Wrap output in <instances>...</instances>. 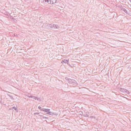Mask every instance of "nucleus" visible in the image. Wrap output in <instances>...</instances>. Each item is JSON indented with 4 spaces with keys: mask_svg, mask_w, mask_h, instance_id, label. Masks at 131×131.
I'll return each instance as SVG.
<instances>
[{
    "mask_svg": "<svg viewBox=\"0 0 131 131\" xmlns=\"http://www.w3.org/2000/svg\"><path fill=\"white\" fill-rule=\"evenodd\" d=\"M47 26V27L50 28L59 29L60 27L59 25L53 24H48Z\"/></svg>",
    "mask_w": 131,
    "mask_h": 131,
    "instance_id": "nucleus-1",
    "label": "nucleus"
},
{
    "mask_svg": "<svg viewBox=\"0 0 131 131\" xmlns=\"http://www.w3.org/2000/svg\"><path fill=\"white\" fill-rule=\"evenodd\" d=\"M69 83L72 84L74 85H76L78 84L77 82L74 80L70 79Z\"/></svg>",
    "mask_w": 131,
    "mask_h": 131,
    "instance_id": "nucleus-2",
    "label": "nucleus"
},
{
    "mask_svg": "<svg viewBox=\"0 0 131 131\" xmlns=\"http://www.w3.org/2000/svg\"><path fill=\"white\" fill-rule=\"evenodd\" d=\"M120 8L121 10H122L126 14L128 15L129 14H128L127 13V10L125 8H124L122 5L120 7Z\"/></svg>",
    "mask_w": 131,
    "mask_h": 131,
    "instance_id": "nucleus-3",
    "label": "nucleus"
},
{
    "mask_svg": "<svg viewBox=\"0 0 131 131\" xmlns=\"http://www.w3.org/2000/svg\"><path fill=\"white\" fill-rule=\"evenodd\" d=\"M56 0H50L49 1V4H52L55 3L56 2Z\"/></svg>",
    "mask_w": 131,
    "mask_h": 131,
    "instance_id": "nucleus-4",
    "label": "nucleus"
},
{
    "mask_svg": "<svg viewBox=\"0 0 131 131\" xmlns=\"http://www.w3.org/2000/svg\"><path fill=\"white\" fill-rule=\"evenodd\" d=\"M50 0H43L41 1V2H43L45 4H47V3H48L49 4V1Z\"/></svg>",
    "mask_w": 131,
    "mask_h": 131,
    "instance_id": "nucleus-5",
    "label": "nucleus"
},
{
    "mask_svg": "<svg viewBox=\"0 0 131 131\" xmlns=\"http://www.w3.org/2000/svg\"><path fill=\"white\" fill-rule=\"evenodd\" d=\"M42 111L47 112H48V111H49L50 110V109H46L44 108H42Z\"/></svg>",
    "mask_w": 131,
    "mask_h": 131,
    "instance_id": "nucleus-6",
    "label": "nucleus"
},
{
    "mask_svg": "<svg viewBox=\"0 0 131 131\" xmlns=\"http://www.w3.org/2000/svg\"><path fill=\"white\" fill-rule=\"evenodd\" d=\"M46 114L51 115H53L54 114L53 112L49 111H48V112H47Z\"/></svg>",
    "mask_w": 131,
    "mask_h": 131,
    "instance_id": "nucleus-7",
    "label": "nucleus"
},
{
    "mask_svg": "<svg viewBox=\"0 0 131 131\" xmlns=\"http://www.w3.org/2000/svg\"><path fill=\"white\" fill-rule=\"evenodd\" d=\"M28 97H31L32 98L34 99L35 100H36L37 99V97L35 96H32V95H30L28 96Z\"/></svg>",
    "mask_w": 131,
    "mask_h": 131,
    "instance_id": "nucleus-8",
    "label": "nucleus"
},
{
    "mask_svg": "<svg viewBox=\"0 0 131 131\" xmlns=\"http://www.w3.org/2000/svg\"><path fill=\"white\" fill-rule=\"evenodd\" d=\"M126 90V89L122 88H120L119 89L120 91H121L123 92H125Z\"/></svg>",
    "mask_w": 131,
    "mask_h": 131,
    "instance_id": "nucleus-9",
    "label": "nucleus"
},
{
    "mask_svg": "<svg viewBox=\"0 0 131 131\" xmlns=\"http://www.w3.org/2000/svg\"><path fill=\"white\" fill-rule=\"evenodd\" d=\"M62 61H63V62L65 63H67V64H68V62H69V60L65 59L64 60H63Z\"/></svg>",
    "mask_w": 131,
    "mask_h": 131,
    "instance_id": "nucleus-10",
    "label": "nucleus"
},
{
    "mask_svg": "<svg viewBox=\"0 0 131 131\" xmlns=\"http://www.w3.org/2000/svg\"><path fill=\"white\" fill-rule=\"evenodd\" d=\"M65 79L68 81V82H69V81H70L69 80H70V79L67 77H66L65 78Z\"/></svg>",
    "mask_w": 131,
    "mask_h": 131,
    "instance_id": "nucleus-11",
    "label": "nucleus"
},
{
    "mask_svg": "<svg viewBox=\"0 0 131 131\" xmlns=\"http://www.w3.org/2000/svg\"><path fill=\"white\" fill-rule=\"evenodd\" d=\"M125 92L126 93H127L129 94H130V92H129L128 90H127L126 89V90L125 91Z\"/></svg>",
    "mask_w": 131,
    "mask_h": 131,
    "instance_id": "nucleus-12",
    "label": "nucleus"
},
{
    "mask_svg": "<svg viewBox=\"0 0 131 131\" xmlns=\"http://www.w3.org/2000/svg\"><path fill=\"white\" fill-rule=\"evenodd\" d=\"M82 116L84 117H88L89 115L87 114H82Z\"/></svg>",
    "mask_w": 131,
    "mask_h": 131,
    "instance_id": "nucleus-13",
    "label": "nucleus"
},
{
    "mask_svg": "<svg viewBox=\"0 0 131 131\" xmlns=\"http://www.w3.org/2000/svg\"><path fill=\"white\" fill-rule=\"evenodd\" d=\"M21 124L20 123H19L17 125H18L19 126L18 128H21Z\"/></svg>",
    "mask_w": 131,
    "mask_h": 131,
    "instance_id": "nucleus-14",
    "label": "nucleus"
},
{
    "mask_svg": "<svg viewBox=\"0 0 131 131\" xmlns=\"http://www.w3.org/2000/svg\"><path fill=\"white\" fill-rule=\"evenodd\" d=\"M42 119H48V117H45V116H42Z\"/></svg>",
    "mask_w": 131,
    "mask_h": 131,
    "instance_id": "nucleus-15",
    "label": "nucleus"
},
{
    "mask_svg": "<svg viewBox=\"0 0 131 131\" xmlns=\"http://www.w3.org/2000/svg\"><path fill=\"white\" fill-rule=\"evenodd\" d=\"M38 108L40 109V110L41 111H42V108L40 106H39L38 107Z\"/></svg>",
    "mask_w": 131,
    "mask_h": 131,
    "instance_id": "nucleus-16",
    "label": "nucleus"
},
{
    "mask_svg": "<svg viewBox=\"0 0 131 131\" xmlns=\"http://www.w3.org/2000/svg\"><path fill=\"white\" fill-rule=\"evenodd\" d=\"M5 15H6L7 16H9V13H7Z\"/></svg>",
    "mask_w": 131,
    "mask_h": 131,
    "instance_id": "nucleus-17",
    "label": "nucleus"
},
{
    "mask_svg": "<svg viewBox=\"0 0 131 131\" xmlns=\"http://www.w3.org/2000/svg\"><path fill=\"white\" fill-rule=\"evenodd\" d=\"M21 50V47H20L19 46V47L18 48H17V51L18 50Z\"/></svg>",
    "mask_w": 131,
    "mask_h": 131,
    "instance_id": "nucleus-18",
    "label": "nucleus"
},
{
    "mask_svg": "<svg viewBox=\"0 0 131 131\" xmlns=\"http://www.w3.org/2000/svg\"><path fill=\"white\" fill-rule=\"evenodd\" d=\"M90 118H95V117L94 116H90Z\"/></svg>",
    "mask_w": 131,
    "mask_h": 131,
    "instance_id": "nucleus-19",
    "label": "nucleus"
},
{
    "mask_svg": "<svg viewBox=\"0 0 131 131\" xmlns=\"http://www.w3.org/2000/svg\"><path fill=\"white\" fill-rule=\"evenodd\" d=\"M13 109H14L15 110H16V107H13Z\"/></svg>",
    "mask_w": 131,
    "mask_h": 131,
    "instance_id": "nucleus-20",
    "label": "nucleus"
},
{
    "mask_svg": "<svg viewBox=\"0 0 131 131\" xmlns=\"http://www.w3.org/2000/svg\"><path fill=\"white\" fill-rule=\"evenodd\" d=\"M40 113H34V115H35V114H39Z\"/></svg>",
    "mask_w": 131,
    "mask_h": 131,
    "instance_id": "nucleus-21",
    "label": "nucleus"
},
{
    "mask_svg": "<svg viewBox=\"0 0 131 131\" xmlns=\"http://www.w3.org/2000/svg\"><path fill=\"white\" fill-rule=\"evenodd\" d=\"M18 27H17V29L18 28V29H20V27L19 26H18Z\"/></svg>",
    "mask_w": 131,
    "mask_h": 131,
    "instance_id": "nucleus-22",
    "label": "nucleus"
},
{
    "mask_svg": "<svg viewBox=\"0 0 131 131\" xmlns=\"http://www.w3.org/2000/svg\"><path fill=\"white\" fill-rule=\"evenodd\" d=\"M85 114H89V112H85Z\"/></svg>",
    "mask_w": 131,
    "mask_h": 131,
    "instance_id": "nucleus-23",
    "label": "nucleus"
},
{
    "mask_svg": "<svg viewBox=\"0 0 131 131\" xmlns=\"http://www.w3.org/2000/svg\"><path fill=\"white\" fill-rule=\"evenodd\" d=\"M37 99H37V100L38 101L40 99V98H37Z\"/></svg>",
    "mask_w": 131,
    "mask_h": 131,
    "instance_id": "nucleus-24",
    "label": "nucleus"
},
{
    "mask_svg": "<svg viewBox=\"0 0 131 131\" xmlns=\"http://www.w3.org/2000/svg\"><path fill=\"white\" fill-rule=\"evenodd\" d=\"M21 120V119H19V120H18V119H17V121L19 122H20V121Z\"/></svg>",
    "mask_w": 131,
    "mask_h": 131,
    "instance_id": "nucleus-25",
    "label": "nucleus"
},
{
    "mask_svg": "<svg viewBox=\"0 0 131 131\" xmlns=\"http://www.w3.org/2000/svg\"><path fill=\"white\" fill-rule=\"evenodd\" d=\"M38 115L39 116H40L41 117H42V116H43L42 115H40V114H39Z\"/></svg>",
    "mask_w": 131,
    "mask_h": 131,
    "instance_id": "nucleus-26",
    "label": "nucleus"
},
{
    "mask_svg": "<svg viewBox=\"0 0 131 131\" xmlns=\"http://www.w3.org/2000/svg\"><path fill=\"white\" fill-rule=\"evenodd\" d=\"M19 46V45H17V47H18V46Z\"/></svg>",
    "mask_w": 131,
    "mask_h": 131,
    "instance_id": "nucleus-27",
    "label": "nucleus"
},
{
    "mask_svg": "<svg viewBox=\"0 0 131 131\" xmlns=\"http://www.w3.org/2000/svg\"><path fill=\"white\" fill-rule=\"evenodd\" d=\"M0 102H1V99H0Z\"/></svg>",
    "mask_w": 131,
    "mask_h": 131,
    "instance_id": "nucleus-28",
    "label": "nucleus"
},
{
    "mask_svg": "<svg viewBox=\"0 0 131 131\" xmlns=\"http://www.w3.org/2000/svg\"><path fill=\"white\" fill-rule=\"evenodd\" d=\"M18 129V128H17V130Z\"/></svg>",
    "mask_w": 131,
    "mask_h": 131,
    "instance_id": "nucleus-29",
    "label": "nucleus"
}]
</instances>
